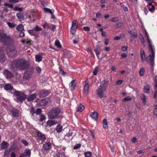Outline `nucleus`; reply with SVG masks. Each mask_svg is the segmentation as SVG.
Returning <instances> with one entry per match:
<instances>
[{
  "instance_id": "f257e3e1",
  "label": "nucleus",
  "mask_w": 157,
  "mask_h": 157,
  "mask_svg": "<svg viewBox=\"0 0 157 157\" xmlns=\"http://www.w3.org/2000/svg\"><path fill=\"white\" fill-rule=\"evenodd\" d=\"M145 36L147 37V40L149 45L148 46L149 51L150 54L147 56V61L148 62L150 63L153 61L155 58V49L154 46L151 44V41L150 40V38L147 32L145 31Z\"/></svg>"
},
{
  "instance_id": "f03ea898",
  "label": "nucleus",
  "mask_w": 157,
  "mask_h": 157,
  "mask_svg": "<svg viewBox=\"0 0 157 157\" xmlns=\"http://www.w3.org/2000/svg\"><path fill=\"white\" fill-rule=\"evenodd\" d=\"M108 83V81L105 80L102 81L100 86L97 89L96 91L98 96L100 98H102L105 97L104 92L106 89Z\"/></svg>"
},
{
  "instance_id": "7ed1b4c3",
  "label": "nucleus",
  "mask_w": 157,
  "mask_h": 157,
  "mask_svg": "<svg viewBox=\"0 0 157 157\" xmlns=\"http://www.w3.org/2000/svg\"><path fill=\"white\" fill-rule=\"evenodd\" d=\"M0 41L6 44H10L13 42V39L7 35L3 30H0Z\"/></svg>"
},
{
  "instance_id": "20e7f679",
  "label": "nucleus",
  "mask_w": 157,
  "mask_h": 157,
  "mask_svg": "<svg viewBox=\"0 0 157 157\" xmlns=\"http://www.w3.org/2000/svg\"><path fill=\"white\" fill-rule=\"evenodd\" d=\"M13 65L20 69L24 70L27 67V63L24 60L19 59L14 61Z\"/></svg>"
},
{
  "instance_id": "39448f33",
  "label": "nucleus",
  "mask_w": 157,
  "mask_h": 157,
  "mask_svg": "<svg viewBox=\"0 0 157 157\" xmlns=\"http://www.w3.org/2000/svg\"><path fill=\"white\" fill-rule=\"evenodd\" d=\"M61 112L60 109L57 107H54L50 109L48 113L49 118L53 119L56 118Z\"/></svg>"
},
{
  "instance_id": "423d86ee",
  "label": "nucleus",
  "mask_w": 157,
  "mask_h": 157,
  "mask_svg": "<svg viewBox=\"0 0 157 157\" xmlns=\"http://www.w3.org/2000/svg\"><path fill=\"white\" fill-rule=\"evenodd\" d=\"M14 95L16 97V100L18 102H22L27 97V96L24 93L21 91L16 90L14 91Z\"/></svg>"
},
{
  "instance_id": "0eeeda50",
  "label": "nucleus",
  "mask_w": 157,
  "mask_h": 157,
  "mask_svg": "<svg viewBox=\"0 0 157 157\" xmlns=\"http://www.w3.org/2000/svg\"><path fill=\"white\" fill-rule=\"evenodd\" d=\"M6 53L9 57L12 58L16 56L17 51L14 46H8L6 49Z\"/></svg>"
},
{
  "instance_id": "6e6552de",
  "label": "nucleus",
  "mask_w": 157,
  "mask_h": 157,
  "mask_svg": "<svg viewBox=\"0 0 157 157\" xmlns=\"http://www.w3.org/2000/svg\"><path fill=\"white\" fill-rule=\"evenodd\" d=\"M78 25V22L76 20H75L72 21V26L70 29V31L72 34H74L75 33Z\"/></svg>"
},
{
  "instance_id": "1a4fd4ad",
  "label": "nucleus",
  "mask_w": 157,
  "mask_h": 157,
  "mask_svg": "<svg viewBox=\"0 0 157 157\" xmlns=\"http://www.w3.org/2000/svg\"><path fill=\"white\" fill-rule=\"evenodd\" d=\"M11 113L12 116L14 117H18L21 114L19 110L14 108H13L11 109Z\"/></svg>"
},
{
  "instance_id": "9d476101",
  "label": "nucleus",
  "mask_w": 157,
  "mask_h": 157,
  "mask_svg": "<svg viewBox=\"0 0 157 157\" xmlns=\"http://www.w3.org/2000/svg\"><path fill=\"white\" fill-rule=\"evenodd\" d=\"M140 56L141 57V60L142 62H144V60L146 59V61L148 63V62L147 61V58H146V55L144 51V50L142 49H140ZM154 59L153 61L151 62V63H153L154 61ZM148 63H149L148 62ZM149 63H151V62H150Z\"/></svg>"
},
{
  "instance_id": "9b49d317",
  "label": "nucleus",
  "mask_w": 157,
  "mask_h": 157,
  "mask_svg": "<svg viewBox=\"0 0 157 157\" xmlns=\"http://www.w3.org/2000/svg\"><path fill=\"white\" fill-rule=\"evenodd\" d=\"M89 88V82L86 81L85 82V84L84 86L83 94L85 96H86L89 92L88 89Z\"/></svg>"
},
{
  "instance_id": "f8f14e48",
  "label": "nucleus",
  "mask_w": 157,
  "mask_h": 157,
  "mask_svg": "<svg viewBox=\"0 0 157 157\" xmlns=\"http://www.w3.org/2000/svg\"><path fill=\"white\" fill-rule=\"evenodd\" d=\"M37 137L40 140L42 141H44L46 139V137L45 135L42 132H37Z\"/></svg>"
},
{
  "instance_id": "ddd939ff",
  "label": "nucleus",
  "mask_w": 157,
  "mask_h": 157,
  "mask_svg": "<svg viewBox=\"0 0 157 157\" xmlns=\"http://www.w3.org/2000/svg\"><path fill=\"white\" fill-rule=\"evenodd\" d=\"M49 94L48 91L46 90H41L39 93L38 95L41 98H43L48 96Z\"/></svg>"
},
{
  "instance_id": "4468645a",
  "label": "nucleus",
  "mask_w": 157,
  "mask_h": 157,
  "mask_svg": "<svg viewBox=\"0 0 157 157\" xmlns=\"http://www.w3.org/2000/svg\"><path fill=\"white\" fill-rule=\"evenodd\" d=\"M60 121L59 120H49L47 122V124L48 126L50 127L58 123Z\"/></svg>"
},
{
  "instance_id": "2eb2a0df",
  "label": "nucleus",
  "mask_w": 157,
  "mask_h": 157,
  "mask_svg": "<svg viewBox=\"0 0 157 157\" xmlns=\"http://www.w3.org/2000/svg\"><path fill=\"white\" fill-rule=\"evenodd\" d=\"M43 148L45 150H49L51 149V144L49 142H47L43 144Z\"/></svg>"
},
{
  "instance_id": "dca6fc26",
  "label": "nucleus",
  "mask_w": 157,
  "mask_h": 157,
  "mask_svg": "<svg viewBox=\"0 0 157 157\" xmlns=\"http://www.w3.org/2000/svg\"><path fill=\"white\" fill-rule=\"evenodd\" d=\"M73 134V132L72 131H69L68 133L65 136V139L66 140H71L73 138V137H72Z\"/></svg>"
},
{
  "instance_id": "f3484780",
  "label": "nucleus",
  "mask_w": 157,
  "mask_h": 157,
  "mask_svg": "<svg viewBox=\"0 0 157 157\" xmlns=\"http://www.w3.org/2000/svg\"><path fill=\"white\" fill-rule=\"evenodd\" d=\"M7 60V58L5 53L0 52V63H3Z\"/></svg>"
},
{
  "instance_id": "a211bd4d",
  "label": "nucleus",
  "mask_w": 157,
  "mask_h": 157,
  "mask_svg": "<svg viewBox=\"0 0 157 157\" xmlns=\"http://www.w3.org/2000/svg\"><path fill=\"white\" fill-rule=\"evenodd\" d=\"M4 73L6 78H12L13 76V74L7 70H5Z\"/></svg>"
},
{
  "instance_id": "6ab92c4d",
  "label": "nucleus",
  "mask_w": 157,
  "mask_h": 157,
  "mask_svg": "<svg viewBox=\"0 0 157 157\" xmlns=\"http://www.w3.org/2000/svg\"><path fill=\"white\" fill-rule=\"evenodd\" d=\"M76 86V83L74 80H72L69 83V88L71 90H75Z\"/></svg>"
},
{
  "instance_id": "aec40b11",
  "label": "nucleus",
  "mask_w": 157,
  "mask_h": 157,
  "mask_svg": "<svg viewBox=\"0 0 157 157\" xmlns=\"http://www.w3.org/2000/svg\"><path fill=\"white\" fill-rule=\"evenodd\" d=\"M16 16L20 21L23 20L25 19L24 15L20 12L17 13Z\"/></svg>"
},
{
  "instance_id": "412c9836",
  "label": "nucleus",
  "mask_w": 157,
  "mask_h": 157,
  "mask_svg": "<svg viewBox=\"0 0 157 157\" xmlns=\"http://www.w3.org/2000/svg\"><path fill=\"white\" fill-rule=\"evenodd\" d=\"M90 116L93 119L96 121L98 118V114L96 112L94 111L90 113Z\"/></svg>"
},
{
  "instance_id": "4be33fe9",
  "label": "nucleus",
  "mask_w": 157,
  "mask_h": 157,
  "mask_svg": "<svg viewBox=\"0 0 157 157\" xmlns=\"http://www.w3.org/2000/svg\"><path fill=\"white\" fill-rule=\"evenodd\" d=\"M155 94H154V98H157V77L156 76L155 80Z\"/></svg>"
},
{
  "instance_id": "5701e85b",
  "label": "nucleus",
  "mask_w": 157,
  "mask_h": 157,
  "mask_svg": "<svg viewBox=\"0 0 157 157\" xmlns=\"http://www.w3.org/2000/svg\"><path fill=\"white\" fill-rule=\"evenodd\" d=\"M4 88L7 91H10L13 89V86L10 84H6L4 86Z\"/></svg>"
},
{
  "instance_id": "b1692460",
  "label": "nucleus",
  "mask_w": 157,
  "mask_h": 157,
  "mask_svg": "<svg viewBox=\"0 0 157 157\" xmlns=\"http://www.w3.org/2000/svg\"><path fill=\"white\" fill-rule=\"evenodd\" d=\"M36 94H33L28 97L27 99L28 101H32L36 98Z\"/></svg>"
},
{
  "instance_id": "393cba45",
  "label": "nucleus",
  "mask_w": 157,
  "mask_h": 157,
  "mask_svg": "<svg viewBox=\"0 0 157 157\" xmlns=\"http://www.w3.org/2000/svg\"><path fill=\"white\" fill-rule=\"evenodd\" d=\"M8 144L7 142L3 141L1 144V148L2 149H5L8 147Z\"/></svg>"
},
{
  "instance_id": "a878e982",
  "label": "nucleus",
  "mask_w": 157,
  "mask_h": 157,
  "mask_svg": "<svg viewBox=\"0 0 157 157\" xmlns=\"http://www.w3.org/2000/svg\"><path fill=\"white\" fill-rule=\"evenodd\" d=\"M31 153V151L29 149H26L24 150L23 154L25 156H29Z\"/></svg>"
},
{
  "instance_id": "bb28decb",
  "label": "nucleus",
  "mask_w": 157,
  "mask_h": 157,
  "mask_svg": "<svg viewBox=\"0 0 157 157\" xmlns=\"http://www.w3.org/2000/svg\"><path fill=\"white\" fill-rule=\"evenodd\" d=\"M28 31L29 33L31 36H36L37 35L36 32H35V31L34 30V29H33L31 30H28Z\"/></svg>"
},
{
  "instance_id": "cd10ccee",
  "label": "nucleus",
  "mask_w": 157,
  "mask_h": 157,
  "mask_svg": "<svg viewBox=\"0 0 157 157\" xmlns=\"http://www.w3.org/2000/svg\"><path fill=\"white\" fill-rule=\"evenodd\" d=\"M16 29L18 31H22L24 30V26L22 24L19 25L16 27Z\"/></svg>"
},
{
  "instance_id": "c85d7f7f",
  "label": "nucleus",
  "mask_w": 157,
  "mask_h": 157,
  "mask_svg": "<svg viewBox=\"0 0 157 157\" xmlns=\"http://www.w3.org/2000/svg\"><path fill=\"white\" fill-rule=\"evenodd\" d=\"M48 101L46 99H42L39 101V104L41 106H43L47 104Z\"/></svg>"
},
{
  "instance_id": "c756f323",
  "label": "nucleus",
  "mask_w": 157,
  "mask_h": 157,
  "mask_svg": "<svg viewBox=\"0 0 157 157\" xmlns=\"http://www.w3.org/2000/svg\"><path fill=\"white\" fill-rule=\"evenodd\" d=\"M42 57L40 55H36L35 56V60L36 62H39L42 61Z\"/></svg>"
},
{
  "instance_id": "7c9ffc66",
  "label": "nucleus",
  "mask_w": 157,
  "mask_h": 157,
  "mask_svg": "<svg viewBox=\"0 0 157 157\" xmlns=\"http://www.w3.org/2000/svg\"><path fill=\"white\" fill-rule=\"evenodd\" d=\"M150 91V86L149 85L145 86L144 88V92L146 93H149Z\"/></svg>"
},
{
  "instance_id": "2f4dec72",
  "label": "nucleus",
  "mask_w": 157,
  "mask_h": 157,
  "mask_svg": "<svg viewBox=\"0 0 157 157\" xmlns=\"http://www.w3.org/2000/svg\"><path fill=\"white\" fill-rule=\"evenodd\" d=\"M72 56V55L70 53L68 52H65L63 55V57L67 58H71Z\"/></svg>"
},
{
  "instance_id": "473e14b6",
  "label": "nucleus",
  "mask_w": 157,
  "mask_h": 157,
  "mask_svg": "<svg viewBox=\"0 0 157 157\" xmlns=\"http://www.w3.org/2000/svg\"><path fill=\"white\" fill-rule=\"evenodd\" d=\"M84 106L82 104H81L78 107L77 110V111L78 112H81L84 109Z\"/></svg>"
},
{
  "instance_id": "72a5a7b5",
  "label": "nucleus",
  "mask_w": 157,
  "mask_h": 157,
  "mask_svg": "<svg viewBox=\"0 0 157 157\" xmlns=\"http://www.w3.org/2000/svg\"><path fill=\"white\" fill-rule=\"evenodd\" d=\"M103 127L105 129H107L108 128L107 127V120L105 119H104L103 121L102 122Z\"/></svg>"
},
{
  "instance_id": "f704fd0d",
  "label": "nucleus",
  "mask_w": 157,
  "mask_h": 157,
  "mask_svg": "<svg viewBox=\"0 0 157 157\" xmlns=\"http://www.w3.org/2000/svg\"><path fill=\"white\" fill-rule=\"evenodd\" d=\"M139 37H140V40L141 43L142 44L143 46L144 47H145V41H144V37L143 36V35L141 34H140Z\"/></svg>"
},
{
  "instance_id": "c9c22d12",
  "label": "nucleus",
  "mask_w": 157,
  "mask_h": 157,
  "mask_svg": "<svg viewBox=\"0 0 157 157\" xmlns=\"http://www.w3.org/2000/svg\"><path fill=\"white\" fill-rule=\"evenodd\" d=\"M7 24L10 28H14L16 25L15 24L10 22H7Z\"/></svg>"
},
{
  "instance_id": "e433bc0d",
  "label": "nucleus",
  "mask_w": 157,
  "mask_h": 157,
  "mask_svg": "<svg viewBox=\"0 0 157 157\" xmlns=\"http://www.w3.org/2000/svg\"><path fill=\"white\" fill-rule=\"evenodd\" d=\"M62 127L60 125H57L56 128V130L58 132H61L62 131Z\"/></svg>"
},
{
  "instance_id": "4c0bfd02",
  "label": "nucleus",
  "mask_w": 157,
  "mask_h": 157,
  "mask_svg": "<svg viewBox=\"0 0 157 157\" xmlns=\"http://www.w3.org/2000/svg\"><path fill=\"white\" fill-rule=\"evenodd\" d=\"M63 153H59L58 151H56L54 155V157H62Z\"/></svg>"
},
{
  "instance_id": "58836bf2",
  "label": "nucleus",
  "mask_w": 157,
  "mask_h": 157,
  "mask_svg": "<svg viewBox=\"0 0 157 157\" xmlns=\"http://www.w3.org/2000/svg\"><path fill=\"white\" fill-rule=\"evenodd\" d=\"M145 72V69L144 68H141L139 71V74L141 76H143Z\"/></svg>"
},
{
  "instance_id": "ea45409f",
  "label": "nucleus",
  "mask_w": 157,
  "mask_h": 157,
  "mask_svg": "<svg viewBox=\"0 0 157 157\" xmlns=\"http://www.w3.org/2000/svg\"><path fill=\"white\" fill-rule=\"evenodd\" d=\"M142 100L143 101V104L145 105L146 103V96L144 94H143L142 97L141 98Z\"/></svg>"
},
{
  "instance_id": "a19ab883",
  "label": "nucleus",
  "mask_w": 157,
  "mask_h": 157,
  "mask_svg": "<svg viewBox=\"0 0 157 157\" xmlns=\"http://www.w3.org/2000/svg\"><path fill=\"white\" fill-rule=\"evenodd\" d=\"M42 110L40 108H38L35 110V114L36 115H40L41 112Z\"/></svg>"
},
{
  "instance_id": "79ce46f5",
  "label": "nucleus",
  "mask_w": 157,
  "mask_h": 157,
  "mask_svg": "<svg viewBox=\"0 0 157 157\" xmlns=\"http://www.w3.org/2000/svg\"><path fill=\"white\" fill-rule=\"evenodd\" d=\"M55 45L57 46L58 48H61V45L59 41L57 40L55 41Z\"/></svg>"
},
{
  "instance_id": "37998d69",
  "label": "nucleus",
  "mask_w": 157,
  "mask_h": 157,
  "mask_svg": "<svg viewBox=\"0 0 157 157\" xmlns=\"http://www.w3.org/2000/svg\"><path fill=\"white\" fill-rule=\"evenodd\" d=\"M35 110L34 108L33 107H31L29 109L30 113L33 115L35 114Z\"/></svg>"
},
{
  "instance_id": "c03bdc74",
  "label": "nucleus",
  "mask_w": 157,
  "mask_h": 157,
  "mask_svg": "<svg viewBox=\"0 0 157 157\" xmlns=\"http://www.w3.org/2000/svg\"><path fill=\"white\" fill-rule=\"evenodd\" d=\"M123 25V23H122L119 22L115 25V27L116 28H117L122 26Z\"/></svg>"
},
{
  "instance_id": "a18cd8bd",
  "label": "nucleus",
  "mask_w": 157,
  "mask_h": 157,
  "mask_svg": "<svg viewBox=\"0 0 157 157\" xmlns=\"http://www.w3.org/2000/svg\"><path fill=\"white\" fill-rule=\"evenodd\" d=\"M33 29L36 31H40L41 30L42 28H41L39 27L38 26H36L35 27L33 28Z\"/></svg>"
},
{
  "instance_id": "49530a36",
  "label": "nucleus",
  "mask_w": 157,
  "mask_h": 157,
  "mask_svg": "<svg viewBox=\"0 0 157 157\" xmlns=\"http://www.w3.org/2000/svg\"><path fill=\"white\" fill-rule=\"evenodd\" d=\"M44 10L45 12H48L50 14L52 13V11L50 9L46 7H44Z\"/></svg>"
},
{
  "instance_id": "de8ad7c7",
  "label": "nucleus",
  "mask_w": 157,
  "mask_h": 157,
  "mask_svg": "<svg viewBox=\"0 0 157 157\" xmlns=\"http://www.w3.org/2000/svg\"><path fill=\"white\" fill-rule=\"evenodd\" d=\"M55 28V25H52V24H50L48 29L52 30L53 31H54V30Z\"/></svg>"
},
{
  "instance_id": "09e8293b",
  "label": "nucleus",
  "mask_w": 157,
  "mask_h": 157,
  "mask_svg": "<svg viewBox=\"0 0 157 157\" xmlns=\"http://www.w3.org/2000/svg\"><path fill=\"white\" fill-rule=\"evenodd\" d=\"M6 50V48L5 46L0 47V52L4 53Z\"/></svg>"
},
{
  "instance_id": "8fccbe9b",
  "label": "nucleus",
  "mask_w": 157,
  "mask_h": 157,
  "mask_svg": "<svg viewBox=\"0 0 157 157\" xmlns=\"http://www.w3.org/2000/svg\"><path fill=\"white\" fill-rule=\"evenodd\" d=\"M49 24L47 22H45L44 24L42 25V26L44 29L48 28Z\"/></svg>"
},
{
  "instance_id": "3c124183",
  "label": "nucleus",
  "mask_w": 157,
  "mask_h": 157,
  "mask_svg": "<svg viewBox=\"0 0 157 157\" xmlns=\"http://www.w3.org/2000/svg\"><path fill=\"white\" fill-rule=\"evenodd\" d=\"M131 100V98L129 96H127V97L123 99L122 101L123 102H124L125 101H128Z\"/></svg>"
},
{
  "instance_id": "603ef678",
  "label": "nucleus",
  "mask_w": 157,
  "mask_h": 157,
  "mask_svg": "<svg viewBox=\"0 0 157 157\" xmlns=\"http://www.w3.org/2000/svg\"><path fill=\"white\" fill-rule=\"evenodd\" d=\"M21 142L25 146H28L29 144L28 143L27 141L25 140L22 139L21 140Z\"/></svg>"
},
{
  "instance_id": "864d4df0",
  "label": "nucleus",
  "mask_w": 157,
  "mask_h": 157,
  "mask_svg": "<svg viewBox=\"0 0 157 157\" xmlns=\"http://www.w3.org/2000/svg\"><path fill=\"white\" fill-rule=\"evenodd\" d=\"M23 8L22 7H19L17 6H15L14 8V9L16 11H21L23 10Z\"/></svg>"
},
{
  "instance_id": "5fc2aeb1",
  "label": "nucleus",
  "mask_w": 157,
  "mask_h": 157,
  "mask_svg": "<svg viewBox=\"0 0 157 157\" xmlns=\"http://www.w3.org/2000/svg\"><path fill=\"white\" fill-rule=\"evenodd\" d=\"M45 119V115L43 114H42L40 116V121L42 122Z\"/></svg>"
},
{
  "instance_id": "6e6d98bb",
  "label": "nucleus",
  "mask_w": 157,
  "mask_h": 157,
  "mask_svg": "<svg viewBox=\"0 0 157 157\" xmlns=\"http://www.w3.org/2000/svg\"><path fill=\"white\" fill-rule=\"evenodd\" d=\"M119 20L117 17H113L111 19V21L113 22H116L118 21Z\"/></svg>"
},
{
  "instance_id": "4d7b16f0",
  "label": "nucleus",
  "mask_w": 157,
  "mask_h": 157,
  "mask_svg": "<svg viewBox=\"0 0 157 157\" xmlns=\"http://www.w3.org/2000/svg\"><path fill=\"white\" fill-rule=\"evenodd\" d=\"M32 41L29 39H27L26 40V44H27L29 45L32 44Z\"/></svg>"
},
{
  "instance_id": "13d9d810",
  "label": "nucleus",
  "mask_w": 157,
  "mask_h": 157,
  "mask_svg": "<svg viewBox=\"0 0 157 157\" xmlns=\"http://www.w3.org/2000/svg\"><path fill=\"white\" fill-rule=\"evenodd\" d=\"M81 146V145L80 144H77L75 145L74 147L73 148L74 149H77L80 147Z\"/></svg>"
},
{
  "instance_id": "bf43d9fd",
  "label": "nucleus",
  "mask_w": 157,
  "mask_h": 157,
  "mask_svg": "<svg viewBox=\"0 0 157 157\" xmlns=\"http://www.w3.org/2000/svg\"><path fill=\"white\" fill-rule=\"evenodd\" d=\"M4 5L6 6H8L9 7L12 8L13 7V4H10L8 3H4Z\"/></svg>"
},
{
  "instance_id": "052dcab7",
  "label": "nucleus",
  "mask_w": 157,
  "mask_h": 157,
  "mask_svg": "<svg viewBox=\"0 0 157 157\" xmlns=\"http://www.w3.org/2000/svg\"><path fill=\"white\" fill-rule=\"evenodd\" d=\"M98 70V68L97 67H96L94 71H93V74L94 75H96L97 74V72Z\"/></svg>"
},
{
  "instance_id": "680f3d73",
  "label": "nucleus",
  "mask_w": 157,
  "mask_h": 157,
  "mask_svg": "<svg viewBox=\"0 0 157 157\" xmlns=\"http://www.w3.org/2000/svg\"><path fill=\"white\" fill-rule=\"evenodd\" d=\"M154 115L155 116V117H157V107L155 108L153 111Z\"/></svg>"
},
{
  "instance_id": "e2e57ef3",
  "label": "nucleus",
  "mask_w": 157,
  "mask_h": 157,
  "mask_svg": "<svg viewBox=\"0 0 157 157\" xmlns=\"http://www.w3.org/2000/svg\"><path fill=\"white\" fill-rule=\"evenodd\" d=\"M59 71L60 73L63 75H65L66 73L64 71L63 69H62L61 67H59Z\"/></svg>"
},
{
  "instance_id": "0e129e2a",
  "label": "nucleus",
  "mask_w": 157,
  "mask_h": 157,
  "mask_svg": "<svg viewBox=\"0 0 157 157\" xmlns=\"http://www.w3.org/2000/svg\"><path fill=\"white\" fill-rule=\"evenodd\" d=\"M36 71L37 73H40L41 71V69L39 67H37L36 68Z\"/></svg>"
},
{
  "instance_id": "69168bd1",
  "label": "nucleus",
  "mask_w": 157,
  "mask_h": 157,
  "mask_svg": "<svg viewBox=\"0 0 157 157\" xmlns=\"http://www.w3.org/2000/svg\"><path fill=\"white\" fill-rule=\"evenodd\" d=\"M94 51L95 52H98L100 53L101 51V49L100 47H97L95 49Z\"/></svg>"
},
{
  "instance_id": "338daca9",
  "label": "nucleus",
  "mask_w": 157,
  "mask_h": 157,
  "mask_svg": "<svg viewBox=\"0 0 157 157\" xmlns=\"http://www.w3.org/2000/svg\"><path fill=\"white\" fill-rule=\"evenodd\" d=\"M83 30L86 31H89L90 30V28L88 27H83Z\"/></svg>"
},
{
  "instance_id": "774afa93",
  "label": "nucleus",
  "mask_w": 157,
  "mask_h": 157,
  "mask_svg": "<svg viewBox=\"0 0 157 157\" xmlns=\"http://www.w3.org/2000/svg\"><path fill=\"white\" fill-rule=\"evenodd\" d=\"M123 81L122 80H118L116 82V84L117 85H119L122 83Z\"/></svg>"
}]
</instances>
